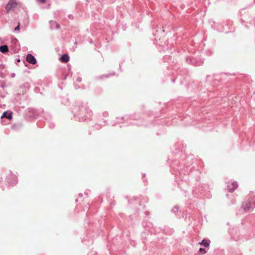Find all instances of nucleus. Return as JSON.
<instances>
[{"label": "nucleus", "instance_id": "4", "mask_svg": "<svg viewBox=\"0 0 255 255\" xmlns=\"http://www.w3.org/2000/svg\"><path fill=\"white\" fill-rule=\"evenodd\" d=\"M251 207V202H247L243 204V208L246 212H248Z\"/></svg>", "mask_w": 255, "mask_h": 255}, {"label": "nucleus", "instance_id": "12", "mask_svg": "<svg viewBox=\"0 0 255 255\" xmlns=\"http://www.w3.org/2000/svg\"><path fill=\"white\" fill-rule=\"evenodd\" d=\"M37 0L42 3H45L46 1V0Z\"/></svg>", "mask_w": 255, "mask_h": 255}, {"label": "nucleus", "instance_id": "11", "mask_svg": "<svg viewBox=\"0 0 255 255\" xmlns=\"http://www.w3.org/2000/svg\"><path fill=\"white\" fill-rule=\"evenodd\" d=\"M19 28H20V24L18 23V25L15 28V30H19Z\"/></svg>", "mask_w": 255, "mask_h": 255}, {"label": "nucleus", "instance_id": "6", "mask_svg": "<svg viewBox=\"0 0 255 255\" xmlns=\"http://www.w3.org/2000/svg\"><path fill=\"white\" fill-rule=\"evenodd\" d=\"M60 60L61 62L64 63H67L69 60V57L67 54H64L62 56V57L60 58Z\"/></svg>", "mask_w": 255, "mask_h": 255}, {"label": "nucleus", "instance_id": "1", "mask_svg": "<svg viewBox=\"0 0 255 255\" xmlns=\"http://www.w3.org/2000/svg\"><path fill=\"white\" fill-rule=\"evenodd\" d=\"M17 5L15 0H10L5 6V9L7 12L15 8Z\"/></svg>", "mask_w": 255, "mask_h": 255}, {"label": "nucleus", "instance_id": "9", "mask_svg": "<svg viewBox=\"0 0 255 255\" xmlns=\"http://www.w3.org/2000/svg\"><path fill=\"white\" fill-rule=\"evenodd\" d=\"M199 252H200L202 254H205L206 253V250H205L204 249H202V248H200V250H199Z\"/></svg>", "mask_w": 255, "mask_h": 255}, {"label": "nucleus", "instance_id": "10", "mask_svg": "<svg viewBox=\"0 0 255 255\" xmlns=\"http://www.w3.org/2000/svg\"><path fill=\"white\" fill-rule=\"evenodd\" d=\"M53 25H55L56 28H60V25L59 24L56 23L55 22L52 23Z\"/></svg>", "mask_w": 255, "mask_h": 255}, {"label": "nucleus", "instance_id": "3", "mask_svg": "<svg viewBox=\"0 0 255 255\" xmlns=\"http://www.w3.org/2000/svg\"><path fill=\"white\" fill-rule=\"evenodd\" d=\"M26 61L32 64H35L36 63V60L33 56L31 54H28L26 56Z\"/></svg>", "mask_w": 255, "mask_h": 255}, {"label": "nucleus", "instance_id": "2", "mask_svg": "<svg viewBox=\"0 0 255 255\" xmlns=\"http://www.w3.org/2000/svg\"><path fill=\"white\" fill-rule=\"evenodd\" d=\"M237 187L238 184L236 182L230 181L228 182V189L229 192H233Z\"/></svg>", "mask_w": 255, "mask_h": 255}, {"label": "nucleus", "instance_id": "5", "mask_svg": "<svg viewBox=\"0 0 255 255\" xmlns=\"http://www.w3.org/2000/svg\"><path fill=\"white\" fill-rule=\"evenodd\" d=\"M12 112L8 113V112H5L3 114V115L1 116V118H6L9 120H11L12 119Z\"/></svg>", "mask_w": 255, "mask_h": 255}, {"label": "nucleus", "instance_id": "7", "mask_svg": "<svg viewBox=\"0 0 255 255\" xmlns=\"http://www.w3.org/2000/svg\"><path fill=\"white\" fill-rule=\"evenodd\" d=\"M8 48L7 45H2L0 46V51L2 53H5L8 51Z\"/></svg>", "mask_w": 255, "mask_h": 255}, {"label": "nucleus", "instance_id": "8", "mask_svg": "<svg viewBox=\"0 0 255 255\" xmlns=\"http://www.w3.org/2000/svg\"><path fill=\"white\" fill-rule=\"evenodd\" d=\"M201 245H203L205 247H208L209 246V243L206 240H203L201 243H199Z\"/></svg>", "mask_w": 255, "mask_h": 255}]
</instances>
